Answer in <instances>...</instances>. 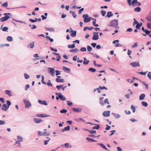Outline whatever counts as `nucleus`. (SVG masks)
Returning a JSON list of instances; mask_svg holds the SVG:
<instances>
[{
    "label": "nucleus",
    "instance_id": "42",
    "mask_svg": "<svg viewBox=\"0 0 151 151\" xmlns=\"http://www.w3.org/2000/svg\"><path fill=\"white\" fill-rule=\"evenodd\" d=\"M87 48L89 52H90L92 49V47L89 46H87Z\"/></svg>",
    "mask_w": 151,
    "mask_h": 151
},
{
    "label": "nucleus",
    "instance_id": "7",
    "mask_svg": "<svg viewBox=\"0 0 151 151\" xmlns=\"http://www.w3.org/2000/svg\"><path fill=\"white\" fill-rule=\"evenodd\" d=\"M9 108V107H8L6 104H4L2 106L1 109L4 111H6Z\"/></svg>",
    "mask_w": 151,
    "mask_h": 151
},
{
    "label": "nucleus",
    "instance_id": "52",
    "mask_svg": "<svg viewBox=\"0 0 151 151\" xmlns=\"http://www.w3.org/2000/svg\"><path fill=\"white\" fill-rule=\"evenodd\" d=\"M8 29V28L7 27H4L3 28L2 30L3 31H7Z\"/></svg>",
    "mask_w": 151,
    "mask_h": 151
},
{
    "label": "nucleus",
    "instance_id": "18",
    "mask_svg": "<svg viewBox=\"0 0 151 151\" xmlns=\"http://www.w3.org/2000/svg\"><path fill=\"white\" fill-rule=\"evenodd\" d=\"M104 99V97H101L99 99V102L100 104L102 106H104V103L103 102V99Z\"/></svg>",
    "mask_w": 151,
    "mask_h": 151
},
{
    "label": "nucleus",
    "instance_id": "46",
    "mask_svg": "<svg viewBox=\"0 0 151 151\" xmlns=\"http://www.w3.org/2000/svg\"><path fill=\"white\" fill-rule=\"evenodd\" d=\"M75 44H74L73 45H68V48H74L75 47Z\"/></svg>",
    "mask_w": 151,
    "mask_h": 151
},
{
    "label": "nucleus",
    "instance_id": "51",
    "mask_svg": "<svg viewBox=\"0 0 151 151\" xmlns=\"http://www.w3.org/2000/svg\"><path fill=\"white\" fill-rule=\"evenodd\" d=\"M29 26L30 27H31V26L32 27L31 28L32 29H35L36 28V26L35 25H31V24H30V25H29Z\"/></svg>",
    "mask_w": 151,
    "mask_h": 151
},
{
    "label": "nucleus",
    "instance_id": "40",
    "mask_svg": "<svg viewBox=\"0 0 151 151\" xmlns=\"http://www.w3.org/2000/svg\"><path fill=\"white\" fill-rule=\"evenodd\" d=\"M67 110L66 109H63V110H60V112L61 113H65L67 112Z\"/></svg>",
    "mask_w": 151,
    "mask_h": 151
},
{
    "label": "nucleus",
    "instance_id": "56",
    "mask_svg": "<svg viewBox=\"0 0 151 151\" xmlns=\"http://www.w3.org/2000/svg\"><path fill=\"white\" fill-rule=\"evenodd\" d=\"M80 51H86V48L85 47H82L80 49Z\"/></svg>",
    "mask_w": 151,
    "mask_h": 151
},
{
    "label": "nucleus",
    "instance_id": "48",
    "mask_svg": "<svg viewBox=\"0 0 151 151\" xmlns=\"http://www.w3.org/2000/svg\"><path fill=\"white\" fill-rule=\"evenodd\" d=\"M141 26V25H140V23H138L136 25V27L137 29H139Z\"/></svg>",
    "mask_w": 151,
    "mask_h": 151
},
{
    "label": "nucleus",
    "instance_id": "60",
    "mask_svg": "<svg viewBox=\"0 0 151 151\" xmlns=\"http://www.w3.org/2000/svg\"><path fill=\"white\" fill-rule=\"evenodd\" d=\"M55 72L56 73V76H57L58 75H59L60 74V72L58 70H56Z\"/></svg>",
    "mask_w": 151,
    "mask_h": 151
},
{
    "label": "nucleus",
    "instance_id": "5",
    "mask_svg": "<svg viewBox=\"0 0 151 151\" xmlns=\"http://www.w3.org/2000/svg\"><path fill=\"white\" fill-rule=\"evenodd\" d=\"M98 32H93L94 35L92 37V39L94 40H97L99 39V35L98 34Z\"/></svg>",
    "mask_w": 151,
    "mask_h": 151
},
{
    "label": "nucleus",
    "instance_id": "50",
    "mask_svg": "<svg viewBox=\"0 0 151 151\" xmlns=\"http://www.w3.org/2000/svg\"><path fill=\"white\" fill-rule=\"evenodd\" d=\"M17 138L19 140V141H20V142H22V138L21 136H18Z\"/></svg>",
    "mask_w": 151,
    "mask_h": 151
},
{
    "label": "nucleus",
    "instance_id": "29",
    "mask_svg": "<svg viewBox=\"0 0 151 151\" xmlns=\"http://www.w3.org/2000/svg\"><path fill=\"white\" fill-rule=\"evenodd\" d=\"M7 40L8 41L11 42L13 40V38L11 36H8L7 37Z\"/></svg>",
    "mask_w": 151,
    "mask_h": 151
},
{
    "label": "nucleus",
    "instance_id": "20",
    "mask_svg": "<svg viewBox=\"0 0 151 151\" xmlns=\"http://www.w3.org/2000/svg\"><path fill=\"white\" fill-rule=\"evenodd\" d=\"M84 60L83 62V64L84 65H87L89 63V61L87 60H86L85 58H84Z\"/></svg>",
    "mask_w": 151,
    "mask_h": 151
},
{
    "label": "nucleus",
    "instance_id": "3",
    "mask_svg": "<svg viewBox=\"0 0 151 151\" xmlns=\"http://www.w3.org/2000/svg\"><path fill=\"white\" fill-rule=\"evenodd\" d=\"M23 101L25 104V108H29L31 106V104L28 101L24 99Z\"/></svg>",
    "mask_w": 151,
    "mask_h": 151
},
{
    "label": "nucleus",
    "instance_id": "34",
    "mask_svg": "<svg viewBox=\"0 0 151 151\" xmlns=\"http://www.w3.org/2000/svg\"><path fill=\"white\" fill-rule=\"evenodd\" d=\"M51 81L50 80H48V82L47 83V84L48 86H52V83H51Z\"/></svg>",
    "mask_w": 151,
    "mask_h": 151
},
{
    "label": "nucleus",
    "instance_id": "12",
    "mask_svg": "<svg viewBox=\"0 0 151 151\" xmlns=\"http://www.w3.org/2000/svg\"><path fill=\"white\" fill-rule=\"evenodd\" d=\"M71 33L70 35L73 37H74L76 36V31H74L73 30H72L70 32Z\"/></svg>",
    "mask_w": 151,
    "mask_h": 151
},
{
    "label": "nucleus",
    "instance_id": "63",
    "mask_svg": "<svg viewBox=\"0 0 151 151\" xmlns=\"http://www.w3.org/2000/svg\"><path fill=\"white\" fill-rule=\"evenodd\" d=\"M151 72H149L148 74H147V76L148 77L150 78V79L151 80Z\"/></svg>",
    "mask_w": 151,
    "mask_h": 151
},
{
    "label": "nucleus",
    "instance_id": "62",
    "mask_svg": "<svg viewBox=\"0 0 151 151\" xmlns=\"http://www.w3.org/2000/svg\"><path fill=\"white\" fill-rule=\"evenodd\" d=\"M84 8H82L80 10H79L78 11V13L79 14H80L82 12Z\"/></svg>",
    "mask_w": 151,
    "mask_h": 151
},
{
    "label": "nucleus",
    "instance_id": "45",
    "mask_svg": "<svg viewBox=\"0 0 151 151\" xmlns=\"http://www.w3.org/2000/svg\"><path fill=\"white\" fill-rule=\"evenodd\" d=\"M63 86V85H58L56 86V88L58 89V90H60Z\"/></svg>",
    "mask_w": 151,
    "mask_h": 151
},
{
    "label": "nucleus",
    "instance_id": "38",
    "mask_svg": "<svg viewBox=\"0 0 151 151\" xmlns=\"http://www.w3.org/2000/svg\"><path fill=\"white\" fill-rule=\"evenodd\" d=\"M49 133H47L46 132H44L43 133H42L41 135H42L44 136H49Z\"/></svg>",
    "mask_w": 151,
    "mask_h": 151
},
{
    "label": "nucleus",
    "instance_id": "2",
    "mask_svg": "<svg viewBox=\"0 0 151 151\" xmlns=\"http://www.w3.org/2000/svg\"><path fill=\"white\" fill-rule=\"evenodd\" d=\"M4 15L5 16L0 19V21L1 22H3L6 21L10 18V17L8 15H11L10 13H5Z\"/></svg>",
    "mask_w": 151,
    "mask_h": 151
},
{
    "label": "nucleus",
    "instance_id": "16",
    "mask_svg": "<svg viewBox=\"0 0 151 151\" xmlns=\"http://www.w3.org/2000/svg\"><path fill=\"white\" fill-rule=\"evenodd\" d=\"M50 70V72L52 74L51 75L52 76H54L55 75V70L52 68H49Z\"/></svg>",
    "mask_w": 151,
    "mask_h": 151
},
{
    "label": "nucleus",
    "instance_id": "30",
    "mask_svg": "<svg viewBox=\"0 0 151 151\" xmlns=\"http://www.w3.org/2000/svg\"><path fill=\"white\" fill-rule=\"evenodd\" d=\"M141 104L142 106L145 107H147L148 106L147 103L146 102L142 101Z\"/></svg>",
    "mask_w": 151,
    "mask_h": 151
},
{
    "label": "nucleus",
    "instance_id": "6",
    "mask_svg": "<svg viewBox=\"0 0 151 151\" xmlns=\"http://www.w3.org/2000/svg\"><path fill=\"white\" fill-rule=\"evenodd\" d=\"M57 78L56 79V81L57 82H64L65 81L63 79H60L61 77L60 76H58L57 77Z\"/></svg>",
    "mask_w": 151,
    "mask_h": 151
},
{
    "label": "nucleus",
    "instance_id": "57",
    "mask_svg": "<svg viewBox=\"0 0 151 151\" xmlns=\"http://www.w3.org/2000/svg\"><path fill=\"white\" fill-rule=\"evenodd\" d=\"M125 112L126 114H131V112L129 111H127V110H126L125 111Z\"/></svg>",
    "mask_w": 151,
    "mask_h": 151
},
{
    "label": "nucleus",
    "instance_id": "44",
    "mask_svg": "<svg viewBox=\"0 0 151 151\" xmlns=\"http://www.w3.org/2000/svg\"><path fill=\"white\" fill-rule=\"evenodd\" d=\"M8 4L7 3L5 2L4 3V4H2L1 5V6H3L4 7H5L7 6H8Z\"/></svg>",
    "mask_w": 151,
    "mask_h": 151
},
{
    "label": "nucleus",
    "instance_id": "28",
    "mask_svg": "<svg viewBox=\"0 0 151 151\" xmlns=\"http://www.w3.org/2000/svg\"><path fill=\"white\" fill-rule=\"evenodd\" d=\"M141 10V8L139 7H137L134 9V11L136 12H139Z\"/></svg>",
    "mask_w": 151,
    "mask_h": 151
},
{
    "label": "nucleus",
    "instance_id": "27",
    "mask_svg": "<svg viewBox=\"0 0 151 151\" xmlns=\"http://www.w3.org/2000/svg\"><path fill=\"white\" fill-rule=\"evenodd\" d=\"M29 21L32 22H37L38 21V19L36 18H35V19H29Z\"/></svg>",
    "mask_w": 151,
    "mask_h": 151
},
{
    "label": "nucleus",
    "instance_id": "14",
    "mask_svg": "<svg viewBox=\"0 0 151 151\" xmlns=\"http://www.w3.org/2000/svg\"><path fill=\"white\" fill-rule=\"evenodd\" d=\"M5 93L6 94L8 95L9 97L11 96H12V93L10 91L6 90L5 91Z\"/></svg>",
    "mask_w": 151,
    "mask_h": 151
},
{
    "label": "nucleus",
    "instance_id": "21",
    "mask_svg": "<svg viewBox=\"0 0 151 151\" xmlns=\"http://www.w3.org/2000/svg\"><path fill=\"white\" fill-rule=\"evenodd\" d=\"M79 51L78 49L77 48H75L73 50H70V52H73L74 53L77 52Z\"/></svg>",
    "mask_w": 151,
    "mask_h": 151
},
{
    "label": "nucleus",
    "instance_id": "19",
    "mask_svg": "<svg viewBox=\"0 0 151 151\" xmlns=\"http://www.w3.org/2000/svg\"><path fill=\"white\" fill-rule=\"evenodd\" d=\"M113 15V14L111 12H107L106 16L108 18H109L110 17L112 16Z\"/></svg>",
    "mask_w": 151,
    "mask_h": 151
},
{
    "label": "nucleus",
    "instance_id": "37",
    "mask_svg": "<svg viewBox=\"0 0 151 151\" xmlns=\"http://www.w3.org/2000/svg\"><path fill=\"white\" fill-rule=\"evenodd\" d=\"M99 145L103 148L104 149L107 150H108L106 148V147L105 146V145H104L103 144H100Z\"/></svg>",
    "mask_w": 151,
    "mask_h": 151
},
{
    "label": "nucleus",
    "instance_id": "26",
    "mask_svg": "<svg viewBox=\"0 0 151 151\" xmlns=\"http://www.w3.org/2000/svg\"><path fill=\"white\" fill-rule=\"evenodd\" d=\"M45 29L47 31H49L51 32H54V29L52 28H46Z\"/></svg>",
    "mask_w": 151,
    "mask_h": 151
},
{
    "label": "nucleus",
    "instance_id": "43",
    "mask_svg": "<svg viewBox=\"0 0 151 151\" xmlns=\"http://www.w3.org/2000/svg\"><path fill=\"white\" fill-rule=\"evenodd\" d=\"M113 115L116 118H119L120 117V116L118 114H113Z\"/></svg>",
    "mask_w": 151,
    "mask_h": 151
},
{
    "label": "nucleus",
    "instance_id": "4",
    "mask_svg": "<svg viewBox=\"0 0 151 151\" xmlns=\"http://www.w3.org/2000/svg\"><path fill=\"white\" fill-rule=\"evenodd\" d=\"M130 65L133 67H137L139 66L138 62L136 61L131 63Z\"/></svg>",
    "mask_w": 151,
    "mask_h": 151
},
{
    "label": "nucleus",
    "instance_id": "32",
    "mask_svg": "<svg viewBox=\"0 0 151 151\" xmlns=\"http://www.w3.org/2000/svg\"><path fill=\"white\" fill-rule=\"evenodd\" d=\"M96 126L93 127L92 128L93 129H99V126L98 124H96Z\"/></svg>",
    "mask_w": 151,
    "mask_h": 151
},
{
    "label": "nucleus",
    "instance_id": "59",
    "mask_svg": "<svg viewBox=\"0 0 151 151\" xmlns=\"http://www.w3.org/2000/svg\"><path fill=\"white\" fill-rule=\"evenodd\" d=\"M7 104L8 105V107H9V106L11 104V103L9 100H7Z\"/></svg>",
    "mask_w": 151,
    "mask_h": 151
},
{
    "label": "nucleus",
    "instance_id": "33",
    "mask_svg": "<svg viewBox=\"0 0 151 151\" xmlns=\"http://www.w3.org/2000/svg\"><path fill=\"white\" fill-rule=\"evenodd\" d=\"M44 76H42V83L44 84H47V83L46 82H45L44 81Z\"/></svg>",
    "mask_w": 151,
    "mask_h": 151
},
{
    "label": "nucleus",
    "instance_id": "49",
    "mask_svg": "<svg viewBox=\"0 0 151 151\" xmlns=\"http://www.w3.org/2000/svg\"><path fill=\"white\" fill-rule=\"evenodd\" d=\"M99 88H100V90H101V89H105L106 90H108V88L105 86H103L102 87L101 86H99Z\"/></svg>",
    "mask_w": 151,
    "mask_h": 151
},
{
    "label": "nucleus",
    "instance_id": "61",
    "mask_svg": "<svg viewBox=\"0 0 151 151\" xmlns=\"http://www.w3.org/2000/svg\"><path fill=\"white\" fill-rule=\"evenodd\" d=\"M50 138H49V139L48 140H45L44 141V144L45 145H47V144L48 142L50 140Z\"/></svg>",
    "mask_w": 151,
    "mask_h": 151
},
{
    "label": "nucleus",
    "instance_id": "58",
    "mask_svg": "<svg viewBox=\"0 0 151 151\" xmlns=\"http://www.w3.org/2000/svg\"><path fill=\"white\" fill-rule=\"evenodd\" d=\"M89 132L91 134H93V133H95L96 132V131H94L93 130H89Z\"/></svg>",
    "mask_w": 151,
    "mask_h": 151
},
{
    "label": "nucleus",
    "instance_id": "35",
    "mask_svg": "<svg viewBox=\"0 0 151 151\" xmlns=\"http://www.w3.org/2000/svg\"><path fill=\"white\" fill-rule=\"evenodd\" d=\"M106 13V12L103 10H102L101 11V14L103 16H104L105 15Z\"/></svg>",
    "mask_w": 151,
    "mask_h": 151
},
{
    "label": "nucleus",
    "instance_id": "15",
    "mask_svg": "<svg viewBox=\"0 0 151 151\" xmlns=\"http://www.w3.org/2000/svg\"><path fill=\"white\" fill-rule=\"evenodd\" d=\"M34 42H32L30 43L29 45H28L27 47L29 48H33L34 46Z\"/></svg>",
    "mask_w": 151,
    "mask_h": 151
},
{
    "label": "nucleus",
    "instance_id": "10",
    "mask_svg": "<svg viewBox=\"0 0 151 151\" xmlns=\"http://www.w3.org/2000/svg\"><path fill=\"white\" fill-rule=\"evenodd\" d=\"M58 96H59V97L60 99L62 101H65L66 100L65 97L64 96H62L60 94H59L58 95Z\"/></svg>",
    "mask_w": 151,
    "mask_h": 151
},
{
    "label": "nucleus",
    "instance_id": "23",
    "mask_svg": "<svg viewBox=\"0 0 151 151\" xmlns=\"http://www.w3.org/2000/svg\"><path fill=\"white\" fill-rule=\"evenodd\" d=\"M70 129V126H68L67 127H65L64 128V129H63L62 132H63L65 131H68Z\"/></svg>",
    "mask_w": 151,
    "mask_h": 151
},
{
    "label": "nucleus",
    "instance_id": "24",
    "mask_svg": "<svg viewBox=\"0 0 151 151\" xmlns=\"http://www.w3.org/2000/svg\"><path fill=\"white\" fill-rule=\"evenodd\" d=\"M91 19V18H85L84 19V22L85 23L89 22L90 21Z\"/></svg>",
    "mask_w": 151,
    "mask_h": 151
},
{
    "label": "nucleus",
    "instance_id": "25",
    "mask_svg": "<svg viewBox=\"0 0 151 151\" xmlns=\"http://www.w3.org/2000/svg\"><path fill=\"white\" fill-rule=\"evenodd\" d=\"M63 69L64 71L67 72H69L70 70V69L65 67H64L63 68Z\"/></svg>",
    "mask_w": 151,
    "mask_h": 151
},
{
    "label": "nucleus",
    "instance_id": "39",
    "mask_svg": "<svg viewBox=\"0 0 151 151\" xmlns=\"http://www.w3.org/2000/svg\"><path fill=\"white\" fill-rule=\"evenodd\" d=\"M6 46L9 47V44H6L4 45H0V47H2Z\"/></svg>",
    "mask_w": 151,
    "mask_h": 151
},
{
    "label": "nucleus",
    "instance_id": "31",
    "mask_svg": "<svg viewBox=\"0 0 151 151\" xmlns=\"http://www.w3.org/2000/svg\"><path fill=\"white\" fill-rule=\"evenodd\" d=\"M88 70L92 72H95L96 70L92 68H90L88 69Z\"/></svg>",
    "mask_w": 151,
    "mask_h": 151
},
{
    "label": "nucleus",
    "instance_id": "9",
    "mask_svg": "<svg viewBox=\"0 0 151 151\" xmlns=\"http://www.w3.org/2000/svg\"><path fill=\"white\" fill-rule=\"evenodd\" d=\"M34 122L37 123H39L43 121V120L41 119L37 118H34Z\"/></svg>",
    "mask_w": 151,
    "mask_h": 151
},
{
    "label": "nucleus",
    "instance_id": "36",
    "mask_svg": "<svg viewBox=\"0 0 151 151\" xmlns=\"http://www.w3.org/2000/svg\"><path fill=\"white\" fill-rule=\"evenodd\" d=\"M131 108L133 111V112L134 113L135 111V108L133 105H132L131 106Z\"/></svg>",
    "mask_w": 151,
    "mask_h": 151
},
{
    "label": "nucleus",
    "instance_id": "53",
    "mask_svg": "<svg viewBox=\"0 0 151 151\" xmlns=\"http://www.w3.org/2000/svg\"><path fill=\"white\" fill-rule=\"evenodd\" d=\"M147 26L148 28L151 29V24L148 23H147Z\"/></svg>",
    "mask_w": 151,
    "mask_h": 151
},
{
    "label": "nucleus",
    "instance_id": "8",
    "mask_svg": "<svg viewBox=\"0 0 151 151\" xmlns=\"http://www.w3.org/2000/svg\"><path fill=\"white\" fill-rule=\"evenodd\" d=\"M110 114V111H104L103 112V114L104 116L108 117Z\"/></svg>",
    "mask_w": 151,
    "mask_h": 151
},
{
    "label": "nucleus",
    "instance_id": "11",
    "mask_svg": "<svg viewBox=\"0 0 151 151\" xmlns=\"http://www.w3.org/2000/svg\"><path fill=\"white\" fill-rule=\"evenodd\" d=\"M36 116L38 117H45L48 116V115L43 114H38L36 115Z\"/></svg>",
    "mask_w": 151,
    "mask_h": 151
},
{
    "label": "nucleus",
    "instance_id": "13",
    "mask_svg": "<svg viewBox=\"0 0 151 151\" xmlns=\"http://www.w3.org/2000/svg\"><path fill=\"white\" fill-rule=\"evenodd\" d=\"M72 109L74 111L76 112H80L82 111V109L81 108H73Z\"/></svg>",
    "mask_w": 151,
    "mask_h": 151
},
{
    "label": "nucleus",
    "instance_id": "17",
    "mask_svg": "<svg viewBox=\"0 0 151 151\" xmlns=\"http://www.w3.org/2000/svg\"><path fill=\"white\" fill-rule=\"evenodd\" d=\"M38 101L41 104H43L45 105H47V104L46 103L45 101H43L40 100H39Z\"/></svg>",
    "mask_w": 151,
    "mask_h": 151
},
{
    "label": "nucleus",
    "instance_id": "22",
    "mask_svg": "<svg viewBox=\"0 0 151 151\" xmlns=\"http://www.w3.org/2000/svg\"><path fill=\"white\" fill-rule=\"evenodd\" d=\"M145 97V95L144 94H141L139 96V99L140 100H142L144 99Z\"/></svg>",
    "mask_w": 151,
    "mask_h": 151
},
{
    "label": "nucleus",
    "instance_id": "64",
    "mask_svg": "<svg viewBox=\"0 0 151 151\" xmlns=\"http://www.w3.org/2000/svg\"><path fill=\"white\" fill-rule=\"evenodd\" d=\"M137 43H135L134 45L132 46V47L134 48L137 47Z\"/></svg>",
    "mask_w": 151,
    "mask_h": 151
},
{
    "label": "nucleus",
    "instance_id": "41",
    "mask_svg": "<svg viewBox=\"0 0 151 151\" xmlns=\"http://www.w3.org/2000/svg\"><path fill=\"white\" fill-rule=\"evenodd\" d=\"M70 12L72 14L74 18H76V15L75 14V12H74L73 11H70Z\"/></svg>",
    "mask_w": 151,
    "mask_h": 151
},
{
    "label": "nucleus",
    "instance_id": "1",
    "mask_svg": "<svg viewBox=\"0 0 151 151\" xmlns=\"http://www.w3.org/2000/svg\"><path fill=\"white\" fill-rule=\"evenodd\" d=\"M118 21L116 19H114L112 20L110 24H109V26L113 27L115 28H116V27L118 25Z\"/></svg>",
    "mask_w": 151,
    "mask_h": 151
},
{
    "label": "nucleus",
    "instance_id": "47",
    "mask_svg": "<svg viewBox=\"0 0 151 151\" xmlns=\"http://www.w3.org/2000/svg\"><path fill=\"white\" fill-rule=\"evenodd\" d=\"M24 76L25 78H26V79H27L29 78V75H28L26 73H25L24 74Z\"/></svg>",
    "mask_w": 151,
    "mask_h": 151
},
{
    "label": "nucleus",
    "instance_id": "54",
    "mask_svg": "<svg viewBox=\"0 0 151 151\" xmlns=\"http://www.w3.org/2000/svg\"><path fill=\"white\" fill-rule=\"evenodd\" d=\"M145 32L146 34L148 35L150 34V33L151 31H148L147 29H145Z\"/></svg>",
    "mask_w": 151,
    "mask_h": 151
},
{
    "label": "nucleus",
    "instance_id": "55",
    "mask_svg": "<svg viewBox=\"0 0 151 151\" xmlns=\"http://www.w3.org/2000/svg\"><path fill=\"white\" fill-rule=\"evenodd\" d=\"M67 104L68 105H69L70 106H72V105L73 103L72 102L70 103L69 101H67Z\"/></svg>",
    "mask_w": 151,
    "mask_h": 151
}]
</instances>
